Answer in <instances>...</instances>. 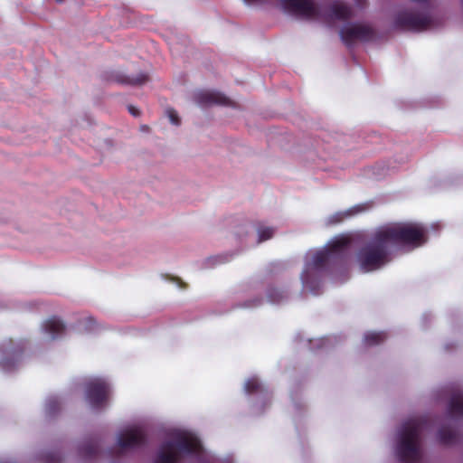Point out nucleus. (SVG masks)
Returning <instances> with one entry per match:
<instances>
[{
  "instance_id": "f257e3e1",
  "label": "nucleus",
  "mask_w": 463,
  "mask_h": 463,
  "mask_svg": "<svg viewBox=\"0 0 463 463\" xmlns=\"http://www.w3.org/2000/svg\"><path fill=\"white\" fill-rule=\"evenodd\" d=\"M351 243L348 238H340L333 241L326 249L316 252L310 262H307L301 274L303 287L317 293L320 286V273L325 268L346 257Z\"/></svg>"
},
{
  "instance_id": "f03ea898",
  "label": "nucleus",
  "mask_w": 463,
  "mask_h": 463,
  "mask_svg": "<svg viewBox=\"0 0 463 463\" xmlns=\"http://www.w3.org/2000/svg\"><path fill=\"white\" fill-rule=\"evenodd\" d=\"M355 259L363 272L380 269L392 260V249L380 228L357 250Z\"/></svg>"
},
{
  "instance_id": "7ed1b4c3",
  "label": "nucleus",
  "mask_w": 463,
  "mask_h": 463,
  "mask_svg": "<svg viewBox=\"0 0 463 463\" xmlns=\"http://www.w3.org/2000/svg\"><path fill=\"white\" fill-rule=\"evenodd\" d=\"M390 247L404 246L415 249L427 241V230L416 222H396L380 228Z\"/></svg>"
},
{
  "instance_id": "20e7f679",
  "label": "nucleus",
  "mask_w": 463,
  "mask_h": 463,
  "mask_svg": "<svg viewBox=\"0 0 463 463\" xmlns=\"http://www.w3.org/2000/svg\"><path fill=\"white\" fill-rule=\"evenodd\" d=\"M201 450L202 445L196 437L178 432L161 445L154 463H179L181 453L195 455Z\"/></svg>"
},
{
  "instance_id": "39448f33",
  "label": "nucleus",
  "mask_w": 463,
  "mask_h": 463,
  "mask_svg": "<svg viewBox=\"0 0 463 463\" xmlns=\"http://www.w3.org/2000/svg\"><path fill=\"white\" fill-rule=\"evenodd\" d=\"M421 430L422 422L419 419H410L402 424L397 446V456L402 463L420 461Z\"/></svg>"
},
{
  "instance_id": "423d86ee",
  "label": "nucleus",
  "mask_w": 463,
  "mask_h": 463,
  "mask_svg": "<svg viewBox=\"0 0 463 463\" xmlns=\"http://www.w3.org/2000/svg\"><path fill=\"white\" fill-rule=\"evenodd\" d=\"M394 24L397 28L411 32H422L431 25V19L429 15L419 12L404 10L397 14Z\"/></svg>"
},
{
  "instance_id": "0eeeda50",
  "label": "nucleus",
  "mask_w": 463,
  "mask_h": 463,
  "mask_svg": "<svg viewBox=\"0 0 463 463\" xmlns=\"http://www.w3.org/2000/svg\"><path fill=\"white\" fill-rule=\"evenodd\" d=\"M86 399L93 409L103 408L109 396V385L102 379H93L86 383Z\"/></svg>"
},
{
  "instance_id": "6e6552de",
  "label": "nucleus",
  "mask_w": 463,
  "mask_h": 463,
  "mask_svg": "<svg viewBox=\"0 0 463 463\" xmlns=\"http://www.w3.org/2000/svg\"><path fill=\"white\" fill-rule=\"evenodd\" d=\"M283 8L289 14L305 19L320 17L319 6L315 0H280Z\"/></svg>"
},
{
  "instance_id": "1a4fd4ad",
  "label": "nucleus",
  "mask_w": 463,
  "mask_h": 463,
  "mask_svg": "<svg viewBox=\"0 0 463 463\" xmlns=\"http://www.w3.org/2000/svg\"><path fill=\"white\" fill-rule=\"evenodd\" d=\"M146 443V434L140 427H134L121 432L118 439V445L123 450L140 448Z\"/></svg>"
},
{
  "instance_id": "9d476101",
  "label": "nucleus",
  "mask_w": 463,
  "mask_h": 463,
  "mask_svg": "<svg viewBox=\"0 0 463 463\" xmlns=\"http://www.w3.org/2000/svg\"><path fill=\"white\" fill-rule=\"evenodd\" d=\"M342 40L349 44L355 40L368 41L373 35V30L366 25L355 24L350 27H346L340 32Z\"/></svg>"
},
{
  "instance_id": "9b49d317",
  "label": "nucleus",
  "mask_w": 463,
  "mask_h": 463,
  "mask_svg": "<svg viewBox=\"0 0 463 463\" xmlns=\"http://www.w3.org/2000/svg\"><path fill=\"white\" fill-rule=\"evenodd\" d=\"M196 99L200 105H232V101L229 98L216 91H202L197 94Z\"/></svg>"
},
{
  "instance_id": "f8f14e48",
  "label": "nucleus",
  "mask_w": 463,
  "mask_h": 463,
  "mask_svg": "<svg viewBox=\"0 0 463 463\" xmlns=\"http://www.w3.org/2000/svg\"><path fill=\"white\" fill-rule=\"evenodd\" d=\"M109 80L126 85H142L148 81L149 77L145 72H140L137 77L131 78L119 71L113 72L108 78Z\"/></svg>"
},
{
  "instance_id": "ddd939ff",
  "label": "nucleus",
  "mask_w": 463,
  "mask_h": 463,
  "mask_svg": "<svg viewBox=\"0 0 463 463\" xmlns=\"http://www.w3.org/2000/svg\"><path fill=\"white\" fill-rule=\"evenodd\" d=\"M43 328L54 339L64 333L65 325L57 317H52L44 322Z\"/></svg>"
},
{
  "instance_id": "4468645a",
  "label": "nucleus",
  "mask_w": 463,
  "mask_h": 463,
  "mask_svg": "<svg viewBox=\"0 0 463 463\" xmlns=\"http://www.w3.org/2000/svg\"><path fill=\"white\" fill-rule=\"evenodd\" d=\"M448 411L451 417H463V392H455L451 396Z\"/></svg>"
},
{
  "instance_id": "2eb2a0df",
  "label": "nucleus",
  "mask_w": 463,
  "mask_h": 463,
  "mask_svg": "<svg viewBox=\"0 0 463 463\" xmlns=\"http://www.w3.org/2000/svg\"><path fill=\"white\" fill-rule=\"evenodd\" d=\"M331 17L338 20H347L352 15L351 7L343 3H334L330 5Z\"/></svg>"
},
{
  "instance_id": "dca6fc26",
  "label": "nucleus",
  "mask_w": 463,
  "mask_h": 463,
  "mask_svg": "<svg viewBox=\"0 0 463 463\" xmlns=\"http://www.w3.org/2000/svg\"><path fill=\"white\" fill-rule=\"evenodd\" d=\"M438 439L443 445H450L456 442L457 434L450 428L443 426L438 431Z\"/></svg>"
},
{
  "instance_id": "f3484780",
  "label": "nucleus",
  "mask_w": 463,
  "mask_h": 463,
  "mask_svg": "<svg viewBox=\"0 0 463 463\" xmlns=\"http://www.w3.org/2000/svg\"><path fill=\"white\" fill-rule=\"evenodd\" d=\"M79 450L81 456L90 458L99 453V444L95 440H88L80 445Z\"/></svg>"
},
{
  "instance_id": "a211bd4d",
  "label": "nucleus",
  "mask_w": 463,
  "mask_h": 463,
  "mask_svg": "<svg viewBox=\"0 0 463 463\" xmlns=\"http://www.w3.org/2000/svg\"><path fill=\"white\" fill-rule=\"evenodd\" d=\"M386 338L385 332H369L364 335V341L366 345L373 346L384 342Z\"/></svg>"
},
{
  "instance_id": "6ab92c4d",
  "label": "nucleus",
  "mask_w": 463,
  "mask_h": 463,
  "mask_svg": "<svg viewBox=\"0 0 463 463\" xmlns=\"http://www.w3.org/2000/svg\"><path fill=\"white\" fill-rule=\"evenodd\" d=\"M244 389L247 393L252 394L260 392L262 390V385L258 378L251 377L246 381Z\"/></svg>"
},
{
  "instance_id": "aec40b11",
  "label": "nucleus",
  "mask_w": 463,
  "mask_h": 463,
  "mask_svg": "<svg viewBox=\"0 0 463 463\" xmlns=\"http://www.w3.org/2000/svg\"><path fill=\"white\" fill-rule=\"evenodd\" d=\"M268 299L270 303L278 304L285 298V294L282 290L277 288H269L267 292Z\"/></svg>"
},
{
  "instance_id": "412c9836",
  "label": "nucleus",
  "mask_w": 463,
  "mask_h": 463,
  "mask_svg": "<svg viewBox=\"0 0 463 463\" xmlns=\"http://www.w3.org/2000/svg\"><path fill=\"white\" fill-rule=\"evenodd\" d=\"M258 235H259V242H262L264 241H267L270 238H272L274 234V230L270 227H259L258 228Z\"/></svg>"
},
{
  "instance_id": "4be33fe9",
  "label": "nucleus",
  "mask_w": 463,
  "mask_h": 463,
  "mask_svg": "<svg viewBox=\"0 0 463 463\" xmlns=\"http://www.w3.org/2000/svg\"><path fill=\"white\" fill-rule=\"evenodd\" d=\"M61 409V404H60V402L58 401V399L56 398H52V399H49L47 403H46V412L48 415L50 416H52L54 415L56 412H58Z\"/></svg>"
},
{
  "instance_id": "5701e85b",
  "label": "nucleus",
  "mask_w": 463,
  "mask_h": 463,
  "mask_svg": "<svg viewBox=\"0 0 463 463\" xmlns=\"http://www.w3.org/2000/svg\"><path fill=\"white\" fill-rule=\"evenodd\" d=\"M166 115L172 124L175 126H178L180 124V118L178 117V114L174 109H167Z\"/></svg>"
},
{
  "instance_id": "b1692460",
  "label": "nucleus",
  "mask_w": 463,
  "mask_h": 463,
  "mask_svg": "<svg viewBox=\"0 0 463 463\" xmlns=\"http://www.w3.org/2000/svg\"><path fill=\"white\" fill-rule=\"evenodd\" d=\"M45 463H60L61 456L56 452L46 453L43 455Z\"/></svg>"
},
{
  "instance_id": "393cba45",
  "label": "nucleus",
  "mask_w": 463,
  "mask_h": 463,
  "mask_svg": "<svg viewBox=\"0 0 463 463\" xmlns=\"http://www.w3.org/2000/svg\"><path fill=\"white\" fill-rule=\"evenodd\" d=\"M351 212L352 211L346 212V213H337L334 214L331 217V222L338 223V222H342L345 217L350 216L352 214Z\"/></svg>"
},
{
  "instance_id": "a878e982",
  "label": "nucleus",
  "mask_w": 463,
  "mask_h": 463,
  "mask_svg": "<svg viewBox=\"0 0 463 463\" xmlns=\"http://www.w3.org/2000/svg\"><path fill=\"white\" fill-rule=\"evenodd\" d=\"M261 302H262V298H255L248 300L246 303H244L243 305H241L240 307H255L260 306L261 304Z\"/></svg>"
},
{
  "instance_id": "bb28decb",
  "label": "nucleus",
  "mask_w": 463,
  "mask_h": 463,
  "mask_svg": "<svg viewBox=\"0 0 463 463\" xmlns=\"http://www.w3.org/2000/svg\"><path fill=\"white\" fill-rule=\"evenodd\" d=\"M23 351H24L23 348H12V349L5 348L4 349V353L11 354L15 357L20 356L21 354L23 353Z\"/></svg>"
},
{
  "instance_id": "cd10ccee",
  "label": "nucleus",
  "mask_w": 463,
  "mask_h": 463,
  "mask_svg": "<svg viewBox=\"0 0 463 463\" xmlns=\"http://www.w3.org/2000/svg\"><path fill=\"white\" fill-rule=\"evenodd\" d=\"M0 365L4 370H10L14 367V363L10 362L7 358H5L0 362Z\"/></svg>"
},
{
  "instance_id": "c85d7f7f",
  "label": "nucleus",
  "mask_w": 463,
  "mask_h": 463,
  "mask_svg": "<svg viewBox=\"0 0 463 463\" xmlns=\"http://www.w3.org/2000/svg\"><path fill=\"white\" fill-rule=\"evenodd\" d=\"M128 111H129V113H130V114H132V115H133V116H135V117L138 116V115H139V113H140V112H139V110H138V109H137V108H136V107H134V106H129V107H128Z\"/></svg>"
},
{
  "instance_id": "c756f323",
  "label": "nucleus",
  "mask_w": 463,
  "mask_h": 463,
  "mask_svg": "<svg viewBox=\"0 0 463 463\" xmlns=\"http://www.w3.org/2000/svg\"><path fill=\"white\" fill-rule=\"evenodd\" d=\"M87 323H88V328L91 329L92 328L91 326L95 324V321L92 317H89L87 319Z\"/></svg>"
},
{
  "instance_id": "7c9ffc66",
  "label": "nucleus",
  "mask_w": 463,
  "mask_h": 463,
  "mask_svg": "<svg viewBox=\"0 0 463 463\" xmlns=\"http://www.w3.org/2000/svg\"><path fill=\"white\" fill-rule=\"evenodd\" d=\"M58 3H61L63 2V0H56Z\"/></svg>"
}]
</instances>
